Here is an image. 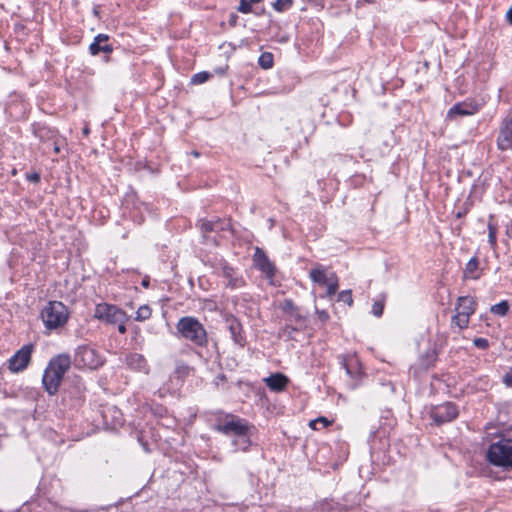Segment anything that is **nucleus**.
Returning a JSON list of instances; mask_svg holds the SVG:
<instances>
[{
    "label": "nucleus",
    "mask_w": 512,
    "mask_h": 512,
    "mask_svg": "<svg viewBox=\"0 0 512 512\" xmlns=\"http://www.w3.org/2000/svg\"><path fill=\"white\" fill-rule=\"evenodd\" d=\"M383 309H384V300L376 301L372 305V313L376 317H380L383 314Z\"/></svg>",
    "instance_id": "31"
},
{
    "label": "nucleus",
    "mask_w": 512,
    "mask_h": 512,
    "mask_svg": "<svg viewBox=\"0 0 512 512\" xmlns=\"http://www.w3.org/2000/svg\"><path fill=\"white\" fill-rule=\"evenodd\" d=\"M479 110V105L472 101H465L457 103L452 106L448 113L447 118L455 119L457 116H470L475 114Z\"/></svg>",
    "instance_id": "11"
},
{
    "label": "nucleus",
    "mask_w": 512,
    "mask_h": 512,
    "mask_svg": "<svg viewBox=\"0 0 512 512\" xmlns=\"http://www.w3.org/2000/svg\"><path fill=\"white\" fill-rule=\"evenodd\" d=\"M69 312L60 301H50L41 311V318L49 330L57 329L66 324Z\"/></svg>",
    "instance_id": "3"
},
{
    "label": "nucleus",
    "mask_w": 512,
    "mask_h": 512,
    "mask_svg": "<svg viewBox=\"0 0 512 512\" xmlns=\"http://www.w3.org/2000/svg\"><path fill=\"white\" fill-rule=\"evenodd\" d=\"M151 316V309L148 305H142L138 308L136 311V317L135 320L137 321H144L149 319Z\"/></svg>",
    "instance_id": "26"
},
{
    "label": "nucleus",
    "mask_w": 512,
    "mask_h": 512,
    "mask_svg": "<svg viewBox=\"0 0 512 512\" xmlns=\"http://www.w3.org/2000/svg\"><path fill=\"white\" fill-rule=\"evenodd\" d=\"M75 360L90 369H97L103 364V359L98 352L89 346H81L76 351Z\"/></svg>",
    "instance_id": "7"
},
{
    "label": "nucleus",
    "mask_w": 512,
    "mask_h": 512,
    "mask_svg": "<svg viewBox=\"0 0 512 512\" xmlns=\"http://www.w3.org/2000/svg\"><path fill=\"white\" fill-rule=\"evenodd\" d=\"M435 360H436V353H435V351H431V352L427 353V361L424 362V365L429 366L432 363H434Z\"/></svg>",
    "instance_id": "35"
},
{
    "label": "nucleus",
    "mask_w": 512,
    "mask_h": 512,
    "mask_svg": "<svg viewBox=\"0 0 512 512\" xmlns=\"http://www.w3.org/2000/svg\"><path fill=\"white\" fill-rule=\"evenodd\" d=\"M70 366L71 358L68 354H59L50 360L42 378L44 388L50 395L57 393L63 377Z\"/></svg>",
    "instance_id": "1"
},
{
    "label": "nucleus",
    "mask_w": 512,
    "mask_h": 512,
    "mask_svg": "<svg viewBox=\"0 0 512 512\" xmlns=\"http://www.w3.org/2000/svg\"><path fill=\"white\" fill-rule=\"evenodd\" d=\"M487 459L495 466L512 467V440L504 439L491 444Z\"/></svg>",
    "instance_id": "4"
},
{
    "label": "nucleus",
    "mask_w": 512,
    "mask_h": 512,
    "mask_svg": "<svg viewBox=\"0 0 512 512\" xmlns=\"http://www.w3.org/2000/svg\"><path fill=\"white\" fill-rule=\"evenodd\" d=\"M488 230H489V243L492 247L496 245V227L489 223L488 224Z\"/></svg>",
    "instance_id": "32"
},
{
    "label": "nucleus",
    "mask_w": 512,
    "mask_h": 512,
    "mask_svg": "<svg viewBox=\"0 0 512 512\" xmlns=\"http://www.w3.org/2000/svg\"><path fill=\"white\" fill-rule=\"evenodd\" d=\"M142 285H143L144 287H148V285H149V280H143V281H142Z\"/></svg>",
    "instance_id": "46"
},
{
    "label": "nucleus",
    "mask_w": 512,
    "mask_h": 512,
    "mask_svg": "<svg viewBox=\"0 0 512 512\" xmlns=\"http://www.w3.org/2000/svg\"><path fill=\"white\" fill-rule=\"evenodd\" d=\"M127 365L134 370L148 373V366L145 358L138 353H131L126 357Z\"/></svg>",
    "instance_id": "18"
},
{
    "label": "nucleus",
    "mask_w": 512,
    "mask_h": 512,
    "mask_svg": "<svg viewBox=\"0 0 512 512\" xmlns=\"http://www.w3.org/2000/svg\"><path fill=\"white\" fill-rule=\"evenodd\" d=\"M289 382V379L281 373H275L265 379V383L268 388L275 392H280L285 389Z\"/></svg>",
    "instance_id": "15"
},
{
    "label": "nucleus",
    "mask_w": 512,
    "mask_h": 512,
    "mask_svg": "<svg viewBox=\"0 0 512 512\" xmlns=\"http://www.w3.org/2000/svg\"><path fill=\"white\" fill-rule=\"evenodd\" d=\"M491 313L498 316H505L509 311V304L507 301H501L490 308Z\"/></svg>",
    "instance_id": "24"
},
{
    "label": "nucleus",
    "mask_w": 512,
    "mask_h": 512,
    "mask_svg": "<svg viewBox=\"0 0 512 512\" xmlns=\"http://www.w3.org/2000/svg\"><path fill=\"white\" fill-rule=\"evenodd\" d=\"M464 276L466 278L471 279H478L479 273H478V259L476 257L471 258L468 263L466 264L465 270H464Z\"/></svg>",
    "instance_id": "19"
},
{
    "label": "nucleus",
    "mask_w": 512,
    "mask_h": 512,
    "mask_svg": "<svg viewBox=\"0 0 512 512\" xmlns=\"http://www.w3.org/2000/svg\"><path fill=\"white\" fill-rule=\"evenodd\" d=\"M233 444L237 447V449L246 451L251 445L248 433L240 434L239 436L235 437V439L233 440Z\"/></svg>",
    "instance_id": "23"
},
{
    "label": "nucleus",
    "mask_w": 512,
    "mask_h": 512,
    "mask_svg": "<svg viewBox=\"0 0 512 512\" xmlns=\"http://www.w3.org/2000/svg\"><path fill=\"white\" fill-rule=\"evenodd\" d=\"M338 301L344 302L347 305L351 306L353 304V298L351 290H344L339 293Z\"/></svg>",
    "instance_id": "30"
},
{
    "label": "nucleus",
    "mask_w": 512,
    "mask_h": 512,
    "mask_svg": "<svg viewBox=\"0 0 512 512\" xmlns=\"http://www.w3.org/2000/svg\"><path fill=\"white\" fill-rule=\"evenodd\" d=\"M497 146L500 150L512 149V118H506L502 121Z\"/></svg>",
    "instance_id": "10"
},
{
    "label": "nucleus",
    "mask_w": 512,
    "mask_h": 512,
    "mask_svg": "<svg viewBox=\"0 0 512 512\" xmlns=\"http://www.w3.org/2000/svg\"><path fill=\"white\" fill-rule=\"evenodd\" d=\"M195 157H198L199 156V153L197 151H193L192 153Z\"/></svg>",
    "instance_id": "47"
},
{
    "label": "nucleus",
    "mask_w": 512,
    "mask_h": 512,
    "mask_svg": "<svg viewBox=\"0 0 512 512\" xmlns=\"http://www.w3.org/2000/svg\"><path fill=\"white\" fill-rule=\"evenodd\" d=\"M176 328L180 335L193 344L203 347L208 342L207 332L199 320L192 316L179 319Z\"/></svg>",
    "instance_id": "2"
},
{
    "label": "nucleus",
    "mask_w": 512,
    "mask_h": 512,
    "mask_svg": "<svg viewBox=\"0 0 512 512\" xmlns=\"http://www.w3.org/2000/svg\"><path fill=\"white\" fill-rule=\"evenodd\" d=\"M218 224H221L219 219L216 221L200 219L198 221V226H199L201 232L203 233V237H205V235L207 233L214 231Z\"/></svg>",
    "instance_id": "22"
},
{
    "label": "nucleus",
    "mask_w": 512,
    "mask_h": 512,
    "mask_svg": "<svg viewBox=\"0 0 512 512\" xmlns=\"http://www.w3.org/2000/svg\"><path fill=\"white\" fill-rule=\"evenodd\" d=\"M248 422L234 415H228L225 420L218 421L215 430L225 435L239 436L249 432Z\"/></svg>",
    "instance_id": "5"
},
{
    "label": "nucleus",
    "mask_w": 512,
    "mask_h": 512,
    "mask_svg": "<svg viewBox=\"0 0 512 512\" xmlns=\"http://www.w3.org/2000/svg\"><path fill=\"white\" fill-rule=\"evenodd\" d=\"M33 345L27 344L21 347L9 360V369L12 372L23 371L30 363Z\"/></svg>",
    "instance_id": "8"
},
{
    "label": "nucleus",
    "mask_w": 512,
    "mask_h": 512,
    "mask_svg": "<svg viewBox=\"0 0 512 512\" xmlns=\"http://www.w3.org/2000/svg\"><path fill=\"white\" fill-rule=\"evenodd\" d=\"M342 364H343V367L345 368L347 374H350L351 372H350L349 368L347 367L346 362L344 361Z\"/></svg>",
    "instance_id": "45"
},
{
    "label": "nucleus",
    "mask_w": 512,
    "mask_h": 512,
    "mask_svg": "<svg viewBox=\"0 0 512 512\" xmlns=\"http://www.w3.org/2000/svg\"><path fill=\"white\" fill-rule=\"evenodd\" d=\"M292 3V0H276L275 2L272 3V6L276 11L282 12L290 8L292 6Z\"/></svg>",
    "instance_id": "28"
},
{
    "label": "nucleus",
    "mask_w": 512,
    "mask_h": 512,
    "mask_svg": "<svg viewBox=\"0 0 512 512\" xmlns=\"http://www.w3.org/2000/svg\"><path fill=\"white\" fill-rule=\"evenodd\" d=\"M506 18L508 22L512 25V7L507 11Z\"/></svg>",
    "instance_id": "42"
},
{
    "label": "nucleus",
    "mask_w": 512,
    "mask_h": 512,
    "mask_svg": "<svg viewBox=\"0 0 512 512\" xmlns=\"http://www.w3.org/2000/svg\"><path fill=\"white\" fill-rule=\"evenodd\" d=\"M470 317L461 313H456L451 318V326L457 327L459 330H463L468 327Z\"/></svg>",
    "instance_id": "20"
},
{
    "label": "nucleus",
    "mask_w": 512,
    "mask_h": 512,
    "mask_svg": "<svg viewBox=\"0 0 512 512\" xmlns=\"http://www.w3.org/2000/svg\"><path fill=\"white\" fill-rule=\"evenodd\" d=\"M109 37L106 34H99L95 37L94 42L91 43L89 49L90 53L92 55H97L100 52L109 53L112 51V47L108 44H102L106 43L108 41Z\"/></svg>",
    "instance_id": "16"
},
{
    "label": "nucleus",
    "mask_w": 512,
    "mask_h": 512,
    "mask_svg": "<svg viewBox=\"0 0 512 512\" xmlns=\"http://www.w3.org/2000/svg\"><path fill=\"white\" fill-rule=\"evenodd\" d=\"M225 322L233 341L240 346H244L245 338L243 336L242 325L239 320L234 316H228L226 317Z\"/></svg>",
    "instance_id": "13"
},
{
    "label": "nucleus",
    "mask_w": 512,
    "mask_h": 512,
    "mask_svg": "<svg viewBox=\"0 0 512 512\" xmlns=\"http://www.w3.org/2000/svg\"><path fill=\"white\" fill-rule=\"evenodd\" d=\"M82 133H83V135H84V136H88V135H89V133H90V129H89V127H88V126H85V127L83 128V130H82Z\"/></svg>",
    "instance_id": "43"
},
{
    "label": "nucleus",
    "mask_w": 512,
    "mask_h": 512,
    "mask_svg": "<svg viewBox=\"0 0 512 512\" xmlns=\"http://www.w3.org/2000/svg\"><path fill=\"white\" fill-rule=\"evenodd\" d=\"M504 382H505L508 386H512V376H511V375H505V376H504Z\"/></svg>",
    "instance_id": "41"
},
{
    "label": "nucleus",
    "mask_w": 512,
    "mask_h": 512,
    "mask_svg": "<svg viewBox=\"0 0 512 512\" xmlns=\"http://www.w3.org/2000/svg\"><path fill=\"white\" fill-rule=\"evenodd\" d=\"M477 303L471 296L458 297L455 312L471 317L476 311Z\"/></svg>",
    "instance_id": "14"
},
{
    "label": "nucleus",
    "mask_w": 512,
    "mask_h": 512,
    "mask_svg": "<svg viewBox=\"0 0 512 512\" xmlns=\"http://www.w3.org/2000/svg\"><path fill=\"white\" fill-rule=\"evenodd\" d=\"M125 322L126 321H119V322L116 323V324H118V331L121 334H124L126 332Z\"/></svg>",
    "instance_id": "38"
},
{
    "label": "nucleus",
    "mask_w": 512,
    "mask_h": 512,
    "mask_svg": "<svg viewBox=\"0 0 512 512\" xmlns=\"http://www.w3.org/2000/svg\"><path fill=\"white\" fill-rule=\"evenodd\" d=\"M259 65L263 69H269L273 66V55L269 52L263 53L258 60Z\"/></svg>",
    "instance_id": "27"
},
{
    "label": "nucleus",
    "mask_w": 512,
    "mask_h": 512,
    "mask_svg": "<svg viewBox=\"0 0 512 512\" xmlns=\"http://www.w3.org/2000/svg\"><path fill=\"white\" fill-rule=\"evenodd\" d=\"M310 278L313 282L325 285L327 284L330 277L327 276L326 271L323 268L312 269L309 273Z\"/></svg>",
    "instance_id": "21"
},
{
    "label": "nucleus",
    "mask_w": 512,
    "mask_h": 512,
    "mask_svg": "<svg viewBox=\"0 0 512 512\" xmlns=\"http://www.w3.org/2000/svg\"><path fill=\"white\" fill-rule=\"evenodd\" d=\"M458 416V409L451 402L444 403L431 412V417L437 425L454 420Z\"/></svg>",
    "instance_id": "9"
},
{
    "label": "nucleus",
    "mask_w": 512,
    "mask_h": 512,
    "mask_svg": "<svg viewBox=\"0 0 512 512\" xmlns=\"http://www.w3.org/2000/svg\"><path fill=\"white\" fill-rule=\"evenodd\" d=\"M209 78L210 74L208 72H200L192 76L191 82L193 84H202L205 83Z\"/></svg>",
    "instance_id": "29"
},
{
    "label": "nucleus",
    "mask_w": 512,
    "mask_h": 512,
    "mask_svg": "<svg viewBox=\"0 0 512 512\" xmlns=\"http://www.w3.org/2000/svg\"><path fill=\"white\" fill-rule=\"evenodd\" d=\"M27 179L30 182L38 183L40 181V176L37 173H32V174L27 175Z\"/></svg>",
    "instance_id": "36"
},
{
    "label": "nucleus",
    "mask_w": 512,
    "mask_h": 512,
    "mask_svg": "<svg viewBox=\"0 0 512 512\" xmlns=\"http://www.w3.org/2000/svg\"><path fill=\"white\" fill-rule=\"evenodd\" d=\"M253 261L255 263V266L263 273H265L267 276L271 277L274 275V265L270 262L267 255L262 249L258 247L255 249Z\"/></svg>",
    "instance_id": "12"
},
{
    "label": "nucleus",
    "mask_w": 512,
    "mask_h": 512,
    "mask_svg": "<svg viewBox=\"0 0 512 512\" xmlns=\"http://www.w3.org/2000/svg\"><path fill=\"white\" fill-rule=\"evenodd\" d=\"M94 316L109 324H116L119 321H126V313L115 305L106 303L98 304Z\"/></svg>",
    "instance_id": "6"
},
{
    "label": "nucleus",
    "mask_w": 512,
    "mask_h": 512,
    "mask_svg": "<svg viewBox=\"0 0 512 512\" xmlns=\"http://www.w3.org/2000/svg\"><path fill=\"white\" fill-rule=\"evenodd\" d=\"M317 421L323 427H327L331 424V422L326 417H319V418H317Z\"/></svg>",
    "instance_id": "37"
},
{
    "label": "nucleus",
    "mask_w": 512,
    "mask_h": 512,
    "mask_svg": "<svg viewBox=\"0 0 512 512\" xmlns=\"http://www.w3.org/2000/svg\"><path fill=\"white\" fill-rule=\"evenodd\" d=\"M53 150L56 154H58L60 152V147L57 143H54Z\"/></svg>",
    "instance_id": "44"
},
{
    "label": "nucleus",
    "mask_w": 512,
    "mask_h": 512,
    "mask_svg": "<svg viewBox=\"0 0 512 512\" xmlns=\"http://www.w3.org/2000/svg\"><path fill=\"white\" fill-rule=\"evenodd\" d=\"M189 367L184 363H178L176 366V373L180 375L187 374Z\"/></svg>",
    "instance_id": "34"
},
{
    "label": "nucleus",
    "mask_w": 512,
    "mask_h": 512,
    "mask_svg": "<svg viewBox=\"0 0 512 512\" xmlns=\"http://www.w3.org/2000/svg\"><path fill=\"white\" fill-rule=\"evenodd\" d=\"M222 276L227 280L226 285L232 289L239 288L244 285L243 279L238 277L234 269L227 265L222 267Z\"/></svg>",
    "instance_id": "17"
},
{
    "label": "nucleus",
    "mask_w": 512,
    "mask_h": 512,
    "mask_svg": "<svg viewBox=\"0 0 512 512\" xmlns=\"http://www.w3.org/2000/svg\"><path fill=\"white\" fill-rule=\"evenodd\" d=\"M473 343L479 349H487L489 347V342L486 338H475Z\"/></svg>",
    "instance_id": "33"
},
{
    "label": "nucleus",
    "mask_w": 512,
    "mask_h": 512,
    "mask_svg": "<svg viewBox=\"0 0 512 512\" xmlns=\"http://www.w3.org/2000/svg\"><path fill=\"white\" fill-rule=\"evenodd\" d=\"M327 296L332 297L336 294L338 289V279L335 274H331L327 284Z\"/></svg>",
    "instance_id": "25"
},
{
    "label": "nucleus",
    "mask_w": 512,
    "mask_h": 512,
    "mask_svg": "<svg viewBox=\"0 0 512 512\" xmlns=\"http://www.w3.org/2000/svg\"><path fill=\"white\" fill-rule=\"evenodd\" d=\"M318 314H319V318H320L321 320H323V321L327 320V319H328V317H329V316H328V313H327V312H325V311H320V312H318Z\"/></svg>",
    "instance_id": "40"
},
{
    "label": "nucleus",
    "mask_w": 512,
    "mask_h": 512,
    "mask_svg": "<svg viewBox=\"0 0 512 512\" xmlns=\"http://www.w3.org/2000/svg\"><path fill=\"white\" fill-rule=\"evenodd\" d=\"M318 424H319V423H318L317 419H314V420H311V421L309 422V427H310L311 429H313V430H318V429H319V428H318V426H317Z\"/></svg>",
    "instance_id": "39"
}]
</instances>
